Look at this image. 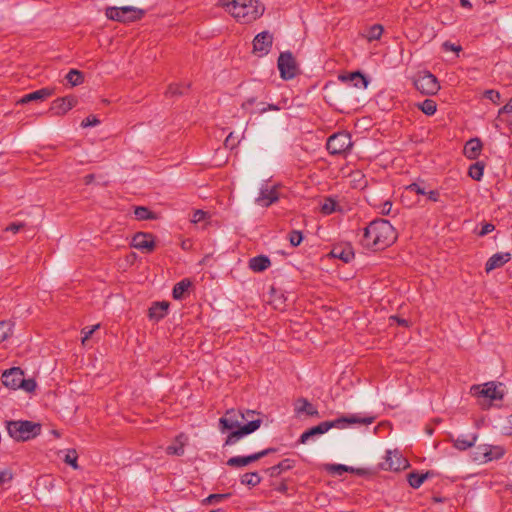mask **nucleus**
I'll use <instances>...</instances> for the list:
<instances>
[{
    "label": "nucleus",
    "mask_w": 512,
    "mask_h": 512,
    "mask_svg": "<svg viewBox=\"0 0 512 512\" xmlns=\"http://www.w3.org/2000/svg\"><path fill=\"white\" fill-rule=\"evenodd\" d=\"M288 239L291 246L297 247L301 244L303 240V234L299 230H292L288 235Z\"/></svg>",
    "instance_id": "obj_42"
},
{
    "label": "nucleus",
    "mask_w": 512,
    "mask_h": 512,
    "mask_svg": "<svg viewBox=\"0 0 512 512\" xmlns=\"http://www.w3.org/2000/svg\"><path fill=\"white\" fill-rule=\"evenodd\" d=\"M502 115H505V119L512 117V98L499 110L498 116L501 117Z\"/></svg>",
    "instance_id": "obj_50"
},
{
    "label": "nucleus",
    "mask_w": 512,
    "mask_h": 512,
    "mask_svg": "<svg viewBox=\"0 0 512 512\" xmlns=\"http://www.w3.org/2000/svg\"><path fill=\"white\" fill-rule=\"evenodd\" d=\"M470 391L472 395L478 398L488 399L489 401L503 399V393L494 382H487L482 386L473 385Z\"/></svg>",
    "instance_id": "obj_9"
},
{
    "label": "nucleus",
    "mask_w": 512,
    "mask_h": 512,
    "mask_svg": "<svg viewBox=\"0 0 512 512\" xmlns=\"http://www.w3.org/2000/svg\"><path fill=\"white\" fill-rule=\"evenodd\" d=\"M503 454L504 451L501 447H494L493 451L492 446L483 445L477 448L474 459L480 463H487L495 459H500Z\"/></svg>",
    "instance_id": "obj_15"
},
{
    "label": "nucleus",
    "mask_w": 512,
    "mask_h": 512,
    "mask_svg": "<svg viewBox=\"0 0 512 512\" xmlns=\"http://www.w3.org/2000/svg\"><path fill=\"white\" fill-rule=\"evenodd\" d=\"M206 216V213L202 210H196L194 213H193V216H192V219L191 221L193 223H198V222H201L202 220H204Z\"/></svg>",
    "instance_id": "obj_56"
},
{
    "label": "nucleus",
    "mask_w": 512,
    "mask_h": 512,
    "mask_svg": "<svg viewBox=\"0 0 512 512\" xmlns=\"http://www.w3.org/2000/svg\"><path fill=\"white\" fill-rule=\"evenodd\" d=\"M232 142V133H230L225 139V145L228 146Z\"/></svg>",
    "instance_id": "obj_64"
},
{
    "label": "nucleus",
    "mask_w": 512,
    "mask_h": 512,
    "mask_svg": "<svg viewBox=\"0 0 512 512\" xmlns=\"http://www.w3.org/2000/svg\"><path fill=\"white\" fill-rule=\"evenodd\" d=\"M397 235L394 227L386 219H376L364 229L362 245L374 251L383 250L392 245Z\"/></svg>",
    "instance_id": "obj_2"
},
{
    "label": "nucleus",
    "mask_w": 512,
    "mask_h": 512,
    "mask_svg": "<svg viewBox=\"0 0 512 512\" xmlns=\"http://www.w3.org/2000/svg\"><path fill=\"white\" fill-rule=\"evenodd\" d=\"M426 195L430 201L438 202L440 199V193L437 190H431L429 192H426Z\"/></svg>",
    "instance_id": "obj_57"
},
{
    "label": "nucleus",
    "mask_w": 512,
    "mask_h": 512,
    "mask_svg": "<svg viewBox=\"0 0 512 512\" xmlns=\"http://www.w3.org/2000/svg\"><path fill=\"white\" fill-rule=\"evenodd\" d=\"M169 303L166 301L154 302L148 310V317L155 322L163 319L168 313Z\"/></svg>",
    "instance_id": "obj_22"
},
{
    "label": "nucleus",
    "mask_w": 512,
    "mask_h": 512,
    "mask_svg": "<svg viewBox=\"0 0 512 512\" xmlns=\"http://www.w3.org/2000/svg\"><path fill=\"white\" fill-rule=\"evenodd\" d=\"M383 33V27L380 24H374L367 29L363 34L364 37L369 41L379 40Z\"/></svg>",
    "instance_id": "obj_35"
},
{
    "label": "nucleus",
    "mask_w": 512,
    "mask_h": 512,
    "mask_svg": "<svg viewBox=\"0 0 512 512\" xmlns=\"http://www.w3.org/2000/svg\"><path fill=\"white\" fill-rule=\"evenodd\" d=\"M294 411L296 415L306 414L311 417H319L317 408L310 403L306 398H299L296 400L294 405Z\"/></svg>",
    "instance_id": "obj_21"
},
{
    "label": "nucleus",
    "mask_w": 512,
    "mask_h": 512,
    "mask_svg": "<svg viewBox=\"0 0 512 512\" xmlns=\"http://www.w3.org/2000/svg\"><path fill=\"white\" fill-rule=\"evenodd\" d=\"M100 327L99 324H96L92 327H85L82 329V343L85 344V342L92 336V334Z\"/></svg>",
    "instance_id": "obj_47"
},
{
    "label": "nucleus",
    "mask_w": 512,
    "mask_h": 512,
    "mask_svg": "<svg viewBox=\"0 0 512 512\" xmlns=\"http://www.w3.org/2000/svg\"><path fill=\"white\" fill-rule=\"evenodd\" d=\"M341 80L351 82L354 87L359 89L367 88L369 83L368 79L359 71L351 72L348 75L341 76Z\"/></svg>",
    "instance_id": "obj_30"
},
{
    "label": "nucleus",
    "mask_w": 512,
    "mask_h": 512,
    "mask_svg": "<svg viewBox=\"0 0 512 512\" xmlns=\"http://www.w3.org/2000/svg\"><path fill=\"white\" fill-rule=\"evenodd\" d=\"M327 471L341 476L344 472L353 471V468L343 464H331L327 466Z\"/></svg>",
    "instance_id": "obj_41"
},
{
    "label": "nucleus",
    "mask_w": 512,
    "mask_h": 512,
    "mask_svg": "<svg viewBox=\"0 0 512 512\" xmlns=\"http://www.w3.org/2000/svg\"><path fill=\"white\" fill-rule=\"evenodd\" d=\"M218 5L240 23H251L264 13L262 2H218Z\"/></svg>",
    "instance_id": "obj_3"
},
{
    "label": "nucleus",
    "mask_w": 512,
    "mask_h": 512,
    "mask_svg": "<svg viewBox=\"0 0 512 512\" xmlns=\"http://www.w3.org/2000/svg\"><path fill=\"white\" fill-rule=\"evenodd\" d=\"M230 497L229 493L226 494H211L207 498L204 499V503L212 504L216 502H220L226 498Z\"/></svg>",
    "instance_id": "obj_45"
},
{
    "label": "nucleus",
    "mask_w": 512,
    "mask_h": 512,
    "mask_svg": "<svg viewBox=\"0 0 512 512\" xmlns=\"http://www.w3.org/2000/svg\"><path fill=\"white\" fill-rule=\"evenodd\" d=\"M477 438V434L459 435L453 440V445L456 449L465 451L475 445Z\"/></svg>",
    "instance_id": "obj_29"
},
{
    "label": "nucleus",
    "mask_w": 512,
    "mask_h": 512,
    "mask_svg": "<svg viewBox=\"0 0 512 512\" xmlns=\"http://www.w3.org/2000/svg\"><path fill=\"white\" fill-rule=\"evenodd\" d=\"M187 440L188 438L184 433L179 434L176 436L174 443L166 448V453L168 455L182 456L185 452L184 448Z\"/></svg>",
    "instance_id": "obj_27"
},
{
    "label": "nucleus",
    "mask_w": 512,
    "mask_h": 512,
    "mask_svg": "<svg viewBox=\"0 0 512 512\" xmlns=\"http://www.w3.org/2000/svg\"><path fill=\"white\" fill-rule=\"evenodd\" d=\"M504 120L508 124V126L510 127V131L512 133V117H508V118H506Z\"/></svg>",
    "instance_id": "obj_63"
},
{
    "label": "nucleus",
    "mask_w": 512,
    "mask_h": 512,
    "mask_svg": "<svg viewBox=\"0 0 512 512\" xmlns=\"http://www.w3.org/2000/svg\"><path fill=\"white\" fill-rule=\"evenodd\" d=\"M275 448H267L262 451L247 455V456H234L227 460V465L233 468H240L249 465L252 462H255L270 453L275 452Z\"/></svg>",
    "instance_id": "obj_12"
},
{
    "label": "nucleus",
    "mask_w": 512,
    "mask_h": 512,
    "mask_svg": "<svg viewBox=\"0 0 512 512\" xmlns=\"http://www.w3.org/2000/svg\"><path fill=\"white\" fill-rule=\"evenodd\" d=\"M54 93V90L48 87L41 88L39 90L33 91L31 93H28L24 95L20 100L19 103L26 104L31 101H43L49 97H51Z\"/></svg>",
    "instance_id": "obj_23"
},
{
    "label": "nucleus",
    "mask_w": 512,
    "mask_h": 512,
    "mask_svg": "<svg viewBox=\"0 0 512 512\" xmlns=\"http://www.w3.org/2000/svg\"><path fill=\"white\" fill-rule=\"evenodd\" d=\"M65 78L72 86H78L84 81L82 72L76 69H71Z\"/></svg>",
    "instance_id": "obj_37"
},
{
    "label": "nucleus",
    "mask_w": 512,
    "mask_h": 512,
    "mask_svg": "<svg viewBox=\"0 0 512 512\" xmlns=\"http://www.w3.org/2000/svg\"><path fill=\"white\" fill-rule=\"evenodd\" d=\"M280 108L279 106L275 105V104H267V105H264L263 104V107L259 109V113L260 114H263L267 111H278Z\"/></svg>",
    "instance_id": "obj_58"
},
{
    "label": "nucleus",
    "mask_w": 512,
    "mask_h": 512,
    "mask_svg": "<svg viewBox=\"0 0 512 512\" xmlns=\"http://www.w3.org/2000/svg\"><path fill=\"white\" fill-rule=\"evenodd\" d=\"M484 97L486 99H489L491 102H493L494 104H499L500 103V100H501V95L498 91L496 90H486L484 92Z\"/></svg>",
    "instance_id": "obj_44"
},
{
    "label": "nucleus",
    "mask_w": 512,
    "mask_h": 512,
    "mask_svg": "<svg viewBox=\"0 0 512 512\" xmlns=\"http://www.w3.org/2000/svg\"><path fill=\"white\" fill-rule=\"evenodd\" d=\"M277 67L280 73V77L283 80H291L298 74V66L293 54L290 51L281 52Z\"/></svg>",
    "instance_id": "obj_8"
},
{
    "label": "nucleus",
    "mask_w": 512,
    "mask_h": 512,
    "mask_svg": "<svg viewBox=\"0 0 512 512\" xmlns=\"http://www.w3.org/2000/svg\"><path fill=\"white\" fill-rule=\"evenodd\" d=\"M277 492H280V493H286L287 490H288V486L286 484V482H281L279 485H277L275 488H274Z\"/></svg>",
    "instance_id": "obj_61"
},
{
    "label": "nucleus",
    "mask_w": 512,
    "mask_h": 512,
    "mask_svg": "<svg viewBox=\"0 0 512 512\" xmlns=\"http://www.w3.org/2000/svg\"><path fill=\"white\" fill-rule=\"evenodd\" d=\"M24 227V224L19 222V223H11L9 224L5 230L8 231V232H12V233H17L18 231H20L22 228Z\"/></svg>",
    "instance_id": "obj_55"
},
{
    "label": "nucleus",
    "mask_w": 512,
    "mask_h": 512,
    "mask_svg": "<svg viewBox=\"0 0 512 512\" xmlns=\"http://www.w3.org/2000/svg\"><path fill=\"white\" fill-rule=\"evenodd\" d=\"M144 14L143 9L134 6L107 7L105 10V15L109 20L124 24L140 20Z\"/></svg>",
    "instance_id": "obj_5"
},
{
    "label": "nucleus",
    "mask_w": 512,
    "mask_h": 512,
    "mask_svg": "<svg viewBox=\"0 0 512 512\" xmlns=\"http://www.w3.org/2000/svg\"><path fill=\"white\" fill-rule=\"evenodd\" d=\"M99 123H100V121L96 116L90 115V116L86 117L85 119H83V121L81 122V126L83 128L94 127V126H97Z\"/></svg>",
    "instance_id": "obj_49"
},
{
    "label": "nucleus",
    "mask_w": 512,
    "mask_h": 512,
    "mask_svg": "<svg viewBox=\"0 0 512 512\" xmlns=\"http://www.w3.org/2000/svg\"><path fill=\"white\" fill-rule=\"evenodd\" d=\"M20 388L26 392H33L36 388V382L33 379H25L23 377V384H21Z\"/></svg>",
    "instance_id": "obj_51"
},
{
    "label": "nucleus",
    "mask_w": 512,
    "mask_h": 512,
    "mask_svg": "<svg viewBox=\"0 0 512 512\" xmlns=\"http://www.w3.org/2000/svg\"><path fill=\"white\" fill-rule=\"evenodd\" d=\"M248 266L253 272H263L271 266V261L266 255H258L249 260Z\"/></svg>",
    "instance_id": "obj_28"
},
{
    "label": "nucleus",
    "mask_w": 512,
    "mask_h": 512,
    "mask_svg": "<svg viewBox=\"0 0 512 512\" xmlns=\"http://www.w3.org/2000/svg\"><path fill=\"white\" fill-rule=\"evenodd\" d=\"M273 39L269 31L258 33L253 39V53L259 57L266 56L271 51Z\"/></svg>",
    "instance_id": "obj_11"
},
{
    "label": "nucleus",
    "mask_w": 512,
    "mask_h": 512,
    "mask_svg": "<svg viewBox=\"0 0 512 512\" xmlns=\"http://www.w3.org/2000/svg\"><path fill=\"white\" fill-rule=\"evenodd\" d=\"M13 479V473L11 469L0 470V485L9 483Z\"/></svg>",
    "instance_id": "obj_46"
},
{
    "label": "nucleus",
    "mask_w": 512,
    "mask_h": 512,
    "mask_svg": "<svg viewBox=\"0 0 512 512\" xmlns=\"http://www.w3.org/2000/svg\"><path fill=\"white\" fill-rule=\"evenodd\" d=\"M334 205L335 203L333 201H331L329 204L328 203H325L323 206H322V211L325 213V214H331L333 211H334Z\"/></svg>",
    "instance_id": "obj_59"
},
{
    "label": "nucleus",
    "mask_w": 512,
    "mask_h": 512,
    "mask_svg": "<svg viewBox=\"0 0 512 512\" xmlns=\"http://www.w3.org/2000/svg\"><path fill=\"white\" fill-rule=\"evenodd\" d=\"M406 189L408 191H411V192H415L416 194L418 195H426V190L425 188L420 184V183H417V182H414V183H411L409 184Z\"/></svg>",
    "instance_id": "obj_48"
},
{
    "label": "nucleus",
    "mask_w": 512,
    "mask_h": 512,
    "mask_svg": "<svg viewBox=\"0 0 512 512\" xmlns=\"http://www.w3.org/2000/svg\"><path fill=\"white\" fill-rule=\"evenodd\" d=\"M430 476H431L430 472L419 473V472L413 471L407 475V481L412 488L418 489L423 484V482Z\"/></svg>",
    "instance_id": "obj_32"
},
{
    "label": "nucleus",
    "mask_w": 512,
    "mask_h": 512,
    "mask_svg": "<svg viewBox=\"0 0 512 512\" xmlns=\"http://www.w3.org/2000/svg\"><path fill=\"white\" fill-rule=\"evenodd\" d=\"M409 463L403 455L395 450H388L386 453L385 461L381 464L382 469L390 471H400L408 467Z\"/></svg>",
    "instance_id": "obj_14"
},
{
    "label": "nucleus",
    "mask_w": 512,
    "mask_h": 512,
    "mask_svg": "<svg viewBox=\"0 0 512 512\" xmlns=\"http://www.w3.org/2000/svg\"><path fill=\"white\" fill-rule=\"evenodd\" d=\"M481 150V140L479 138H472L466 142L463 153L468 159L475 160L479 157Z\"/></svg>",
    "instance_id": "obj_25"
},
{
    "label": "nucleus",
    "mask_w": 512,
    "mask_h": 512,
    "mask_svg": "<svg viewBox=\"0 0 512 512\" xmlns=\"http://www.w3.org/2000/svg\"><path fill=\"white\" fill-rule=\"evenodd\" d=\"M330 255L333 258L342 260L344 263H349L354 258V250L350 243L342 242L332 247Z\"/></svg>",
    "instance_id": "obj_19"
},
{
    "label": "nucleus",
    "mask_w": 512,
    "mask_h": 512,
    "mask_svg": "<svg viewBox=\"0 0 512 512\" xmlns=\"http://www.w3.org/2000/svg\"><path fill=\"white\" fill-rule=\"evenodd\" d=\"M13 324L10 321H0V343L12 335Z\"/></svg>",
    "instance_id": "obj_39"
},
{
    "label": "nucleus",
    "mask_w": 512,
    "mask_h": 512,
    "mask_svg": "<svg viewBox=\"0 0 512 512\" xmlns=\"http://www.w3.org/2000/svg\"><path fill=\"white\" fill-rule=\"evenodd\" d=\"M392 209V202L390 200H386L381 206H380V213L382 215H389Z\"/></svg>",
    "instance_id": "obj_54"
},
{
    "label": "nucleus",
    "mask_w": 512,
    "mask_h": 512,
    "mask_svg": "<svg viewBox=\"0 0 512 512\" xmlns=\"http://www.w3.org/2000/svg\"><path fill=\"white\" fill-rule=\"evenodd\" d=\"M77 98L75 96H65L62 98L55 99L51 104V111L55 115H64L77 104Z\"/></svg>",
    "instance_id": "obj_18"
},
{
    "label": "nucleus",
    "mask_w": 512,
    "mask_h": 512,
    "mask_svg": "<svg viewBox=\"0 0 512 512\" xmlns=\"http://www.w3.org/2000/svg\"><path fill=\"white\" fill-rule=\"evenodd\" d=\"M246 419L244 413L230 409L225 415L219 419V430L221 433L229 431L223 446H233L243 437L255 432L261 425V419H252L248 423L243 424Z\"/></svg>",
    "instance_id": "obj_1"
},
{
    "label": "nucleus",
    "mask_w": 512,
    "mask_h": 512,
    "mask_svg": "<svg viewBox=\"0 0 512 512\" xmlns=\"http://www.w3.org/2000/svg\"><path fill=\"white\" fill-rule=\"evenodd\" d=\"M442 48L444 51H453V52H460L462 50V47L460 45H457L455 43H452L450 41H445L442 44Z\"/></svg>",
    "instance_id": "obj_53"
},
{
    "label": "nucleus",
    "mask_w": 512,
    "mask_h": 512,
    "mask_svg": "<svg viewBox=\"0 0 512 512\" xmlns=\"http://www.w3.org/2000/svg\"><path fill=\"white\" fill-rule=\"evenodd\" d=\"M8 435L17 442H26L41 434L42 427L39 423L29 420L6 421Z\"/></svg>",
    "instance_id": "obj_4"
},
{
    "label": "nucleus",
    "mask_w": 512,
    "mask_h": 512,
    "mask_svg": "<svg viewBox=\"0 0 512 512\" xmlns=\"http://www.w3.org/2000/svg\"><path fill=\"white\" fill-rule=\"evenodd\" d=\"M131 245L142 252L150 253L155 248V240L152 234L138 232L133 236Z\"/></svg>",
    "instance_id": "obj_16"
},
{
    "label": "nucleus",
    "mask_w": 512,
    "mask_h": 512,
    "mask_svg": "<svg viewBox=\"0 0 512 512\" xmlns=\"http://www.w3.org/2000/svg\"><path fill=\"white\" fill-rule=\"evenodd\" d=\"M261 476L257 472L245 473L241 476L240 482L249 487H255L261 483Z\"/></svg>",
    "instance_id": "obj_33"
},
{
    "label": "nucleus",
    "mask_w": 512,
    "mask_h": 512,
    "mask_svg": "<svg viewBox=\"0 0 512 512\" xmlns=\"http://www.w3.org/2000/svg\"><path fill=\"white\" fill-rule=\"evenodd\" d=\"M512 256L509 252H499L493 254L485 264L486 273L503 267L507 262L511 260Z\"/></svg>",
    "instance_id": "obj_20"
},
{
    "label": "nucleus",
    "mask_w": 512,
    "mask_h": 512,
    "mask_svg": "<svg viewBox=\"0 0 512 512\" xmlns=\"http://www.w3.org/2000/svg\"><path fill=\"white\" fill-rule=\"evenodd\" d=\"M484 168H485L484 162L477 161L476 163L470 165V167L468 169V175L472 179H474L476 181H480L483 177Z\"/></svg>",
    "instance_id": "obj_34"
},
{
    "label": "nucleus",
    "mask_w": 512,
    "mask_h": 512,
    "mask_svg": "<svg viewBox=\"0 0 512 512\" xmlns=\"http://www.w3.org/2000/svg\"><path fill=\"white\" fill-rule=\"evenodd\" d=\"M279 200V192L278 186L274 185L272 187L268 186V184H262L260 187L259 195L255 199V203L261 207H269L270 205L276 203Z\"/></svg>",
    "instance_id": "obj_13"
},
{
    "label": "nucleus",
    "mask_w": 512,
    "mask_h": 512,
    "mask_svg": "<svg viewBox=\"0 0 512 512\" xmlns=\"http://www.w3.org/2000/svg\"><path fill=\"white\" fill-rule=\"evenodd\" d=\"M460 4L463 8H467V9L472 8V2H460Z\"/></svg>",
    "instance_id": "obj_62"
},
{
    "label": "nucleus",
    "mask_w": 512,
    "mask_h": 512,
    "mask_svg": "<svg viewBox=\"0 0 512 512\" xmlns=\"http://www.w3.org/2000/svg\"><path fill=\"white\" fill-rule=\"evenodd\" d=\"M417 106L427 116H432L437 111V104L432 99H425L423 102L419 103Z\"/></svg>",
    "instance_id": "obj_36"
},
{
    "label": "nucleus",
    "mask_w": 512,
    "mask_h": 512,
    "mask_svg": "<svg viewBox=\"0 0 512 512\" xmlns=\"http://www.w3.org/2000/svg\"><path fill=\"white\" fill-rule=\"evenodd\" d=\"M331 429V424H327L326 421L319 423L317 426L311 427L310 429L303 432L298 440L299 443L305 444L307 441L315 436L322 435Z\"/></svg>",
    "instance_id": "obj_24"
},
{
    "label": "nucleus",
    "mask_w": 512,
    "mask_h": 512,
    "mask_svg": "<svg viewBox=\"0 0 512 512\" xmlns=\"http://www.w3.org/2000/svg\"><path fill=\"white\" fill-rule=\"evenodd\" d=\"M134 215L138 220H149L155 219V215L152 211H150L147 207L137 206L134 209Z\"/></svg>",
    "instance_id": "obj_38"
},
{
    "label": "nucleus",
    "mask_w": 512,
    "mask_h": 512,
    "mask_svg": "<svg viewBox=\"0 0 512 512\" xmlns=\"http://www.w3.org/2000/svg\"><path fill=\"white\" fill-rule=\"evenodd\" d=\"M375 421L374 416H361L359 414H351L349 416H342L333 421H326L327 424H331V428L343 429L347 425L361 424L370 425Z\"/></svg>",
    "instance_id": "obj_10"
},
{
    "label": "nucleus",
    "mask_w": 512,
    "mask_h": 512,
    "mask_svg": "<svg viewBox=\"0 0 512 512\" xmlns=\"http://www.w3.org/2000/svg\"><path fill=\"white\" fill-rule=\"evenodd\" d=\"M23 371L18 367L6 370L2 375V383L4 386L16 390L23 384Z\"/></svg>",
    "instance_id": "obj_17"
},
{
    "label": "nucleus",
    "mask_w": 512,
    "mask_h": 512,
    "mask_svg": "<svg viewBox=\"0 0 512 512\" xmlns=\"http://www.w3.org/2000/svg\"><path fill=\"white\" fill-rule=\"evenodd\" d=\"M296 461L290 458L283 459L277 465L271 466L265 470L270 477H277L282 472L291 470L295 467Z\"/></svg>",
    "instance_id": "obj_26"
},
{
    "label": "nucleus",
    "mask_w": 512,
    "mask_h": 512,
    "mask_svg": "<svg viewBox=\"0 0 512 512\" xmlns=\"http://www.w3.org/2000/svg\"><path fill=\"white\" fill-rule=\"evenodd\" d=\"M192 286V282L189 278H184L173 287L172 296L175 300H181L184 298L185 293Z\"/></svg>",
    "instance_id": "obj_31"
},
{
    "label": "nucleus",
    "mask_w": 512,
    "mask_h": 512,
    "mask_svg": "<svg viewBox=\"0 0 512 512\" xmlns=\"http://www.w3.org/2000/svg\"><path fill=\"white\" fill-rule=\"evenodd\" d=\"M78 455L75 450H69L65 455L64 462L70 465L73 469H78L77 464Z\"/></svg>",
    "instance_id": "obj_43"
},
{
    "label": "nucleus",
    "mask_w": 512,
    "mask_h": 512,
    "mask_svg": "<svg viewBox=\"0 0 512 512\" xmlns=\"http://www.w3.org/2000/svg\"><path fill=\"white\" fill-rule=\"evenodd\" d=\"M351 135L347 132H338L331 135L326 143V148L331 155H342L352 148Z\"/></svg>",
    "instance_id": "obj_7"
},
{
    "label": "nucleus",
    "mask_w": 512,
    "mask_h": 512,
    "mask_svg": "<svg viewBox=\"0 0 512 512\" xmlns=\"http://www.w3.org/2000/svg\"><path fill=\"white\" fill-rule=\"evenodd\" d=\"M256 102V98L255 97H251V98H248L246 101H244L241 105V107L243 109H249L252 105H254V103Z\"/></svg>",
    "instance_id": "obj_60"
},
{
    "label": "nucleus",
    "mask_w": 512,
    "mask_h": 512,
    "mask_svg": "<svg viewBox=\"0 0 512 512\" xmlns=\"http://www.w3.org/2000/svg\"><path fill=\"white\" fill-rule=\"evenodd\" d=\"M413 85L423 95H435L440 90L438 79L429 71L417 73Z\"/></svg>",
    "instance_id": "obj_6"
},
{
    "label": "nucleus",
    "mask_w": 512,
    "mask_h": 512,
    "mask_svg": "<svg viewBox=\"0 0 512 512\" xmlns=\"http://www.w3.org/2000/svg\"><path fill=\"white\" fill-rule=\"evenodd\" d=\"M495 230V225L492 223H483L481 229L478 232V236L484 237Z\"/></svg>",
    "instance_id": "obj_52"
},
{
    "label": "nucleus",
    "mask_w": 512,
    "mask_h": 512,
    "mask_svg": "<svg viewBox=\"0 0 512 512\" xmlns=\"http://www.w3.org/2000/svg\"><path fill=\"white\" fill-rule=\"evenodd\" d=\"M189 89V84H170L167 89V94L172 96L174 95H183Z\"/></svg>",
    "instance_id": "obj_40"
}]
</instances>
